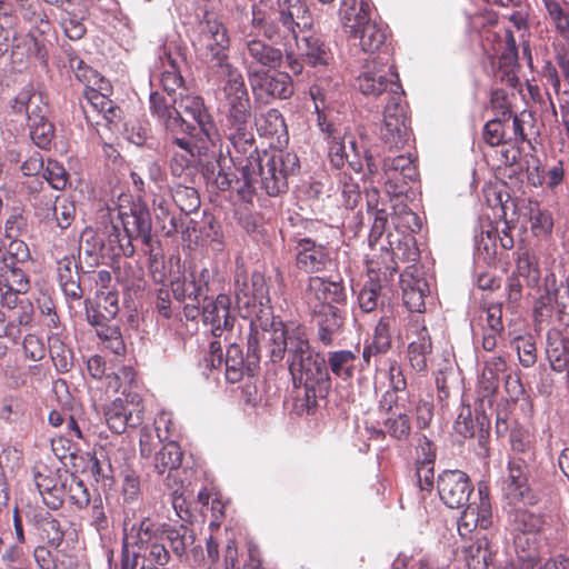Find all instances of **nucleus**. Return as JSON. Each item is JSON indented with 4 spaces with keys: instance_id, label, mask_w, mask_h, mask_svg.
<instances>
[{
    "instance_id": "obj_1",
    "label": "nucleus",
    "mask_w": 569,
    "mask_h": 569,
    "mask_svg": "<svg viewBox=\"0 0 569 569\" xmlns=\"http://www.w3.org/2000/svg\"><path fill=\"white\" fill-rule=\"evenodd\" d=\"M262 343L266 357L273 363L280 362L287 355L293 386L303 388L300 406L308 415L315 413L319 400L327 397L331 380L327 360L311 348L306 327L296 322L276 321L271 329L264 330Z\"/></svg>"
},
{
    "instance_id": "obj_2",
    "label": "nucleus",
    "mask_w": 569,
    "mask_h": 569,
    "mask_svg": "<svg viewBox=\"0 0 569 569\" xmlns=\"http://www.w3.org/2000/svg\"><path fill=\"white\" fill-rule=\"evenodd\" d=\"M251 24L262 30L263 37L284 48L288 69L296 76L305 63L326 67L332 60L330 48L316 36H301L312 24L303 0H276L267 12L252 7Z\"/></svg>"
},
{
    "instance_id": "obj_3",
    "label": "nucleus",
    "mask_w": 569,
    "mask_h": 569,
    "mask_svg": "<svg viewBox=\"0 0 569 569\" xmlns=\"http://www.w3.org/2000/svg\"><path fill=\"white\" fill-rule=\"evenodd\" d=\"M253 151H234L231 160L242 173V186L238 194L244 201H251L257 191L263 190L268 196L276 197L288 188V177L299 170V158L292 152L259 153L254 140L251 141Z\"/></svg>"
},
{
    "instance_id": "obj_4",
    "label": "nucleus",
    "mask_w": 569,
    "mask_h": 569,
    "mask_svg": "<svg viewBox=\"0 0 569 569\" xmlns=\"http://www.w3.org/2000/svg\"><path fill=\"white\" fill-rule=\"evenodd\" d=\"M220 76L224 79L221 90L226 113V134L234 151L249 149L252 152L251 141L254 139L251 126L252 107L244 78L238 69Z\"/></svg>"
},
{
    "instance_id": "obj_5",
    "label": "nucleus",
    "mask_w": 569,
    "mask_h": 569,
    "mask_svg": "<svg viewBox=\"0 0 569 569\" xmlns=\"http://www.w3.org/2000/svg\"><path fill=\"white\" fill-rule=\"evenodd\" d=\"M508 471L502 492L509 505L515 507L509 516L511 526L516 531L522 533H537L542 530L546 520L541 513L527 508L538 502V496L528 483L526 458H511Z\"/></svg>"
},
{
    "instance_id": "obj_6",
    "label": "nucleus",
    "mask_w": 569,
    "mask_h": 569,
    "mask_svg": "<svg viewBox=\"0 0 569 569\" xmlns=\"http://www.w3.org/2000/svg\"><path fill=\"white\" fill-rule=\"evenodd\" d=\"M236 301L243 318H250V329L259 330L261 336L264 330L272 328L276 321H282L279 317L271 313L268 286L263 274L253 272L250 281L240 283L236 281Z\"/></svg>"
},
{
    "instance_id": "obj_7",
    "label": "nucleus",
    "mask_w": 569,
    "mask_h": 569,
    "mask_svg": "<svg viewBox=\"0 0 569 569\" xmlns=\"http://www.w3.org/2000/svg\"><path fill=\"white\" fill-rule=\"evenodd\" d=\"M339 17L349 38L358 40L363 52L375 53L385 43V29L370 17V4L367 1L341 0Z\"/></svg>"
},
{
    "instance_id": "obj_8",
    "label": "nucleus",
    "mask_w": 569,
    "mask_h": 569,
    "mask_svg": "<svg viewBox=\"0 0 569 569\" xmlns=\"http://www.w3.org/2000/svg\"><path fill=\"white\" fill-rule=\"evenodd\" d=\"M200 59L219 74L238 69L229 61L230 40L226 27L213 19L200 23V31L194 42Z\"/></svg>"
},
{
    "instance_id": "obj_9",
    "label": "nucleus",
    "mask_w": 569,
    "mask_h": 569,
    "mask_svg": "<svg viewBox=\"0 0 569 569\" xmlns=\"http://www.w3.org/2000/svg\"><path fill=\"white\" fill-rule=\"evenodd\" d=\"M362 94L377 98L386 96L387 102L393 100V96L403 97V90L399 82V76L393 66H386L373 57L366 61L362 71L353 84Z\"/></svg>"
},
{
    "instance_id": "obj_10",
    "label": "nucleus",
    "mask_w": 569,
    "mask_h": 569,
    "mask_svg": "<svg viewBox=\"0 0 569 569\" xmlns=\"http://www.w3.org/2000/svg\"><path fill=\"white\" fill-rule=\"evenodd\" d=\"M262 350L264 351L261 332H259V330L252 331L250 329L246 357L243 356L240 346L230 343L223 361L226 379L231 383H236L242 379L244 373L253 376L259 367Z\"/></svg>"
},
{
    "instance_id": "obj_11",
    "label": "nucleus",
    "mask_w": 569,
    "mask_h": 569,
    "mask_svg": "<svg viewBox=\"0 0 569 569\" xmlns=\"http://www.w3.org/2000/svg\"><path fill=\"white\" fill-rule=\"evenodd\" d=\"M411 137L406 106L400 96H393L383 109V120L379 138L389 150H398L408 143Z\"/></svg>"
},
{
    "instance_id": "obj_12",
    "label": "nucleus",
    "mask_w": 569,
    "mask_h": 569,
    "mask_svg": "<svg viewBox=\"0 0 569 569\" xmlns=\"http://www.w3.org/2000/svg\"><path fill=\"white\" fill-rule=\"evenodd\" d=\"M241 59L248 78L252 79L280 67L286 56L284 49L281 50L259 38H250L243 41Z\"/></svg>"
},
{
    "instance_id": "obj_13",
    "label": "nucleus",
    "mask_w": 569,
    "mask_h": 569,
    "mask_svg": "<svg viewBox=\"0 0 569 569\" xmlns=\"http://www.w3.org/2000/svg\"><path fill=\"white\" fill-rule=\"evenodd\" d=\"M107 87L108 82L106 81L93 88L84 89L80 104L87 123L90 126L109 127L120 118V109L107 94L101 92Z\"/></svg>"
},
{
    "instance_id": "obj_14",
    "label": "nucleus",
    "mask_w": 569,
    "mask_h": 569,
    "mask_svg": "<svg viewBox=\"0 0 569 569\" xmlns=\"http://www.w3.org/2000/svg\"><path fill=\"white\" fill-rule=\"evenodd\" d=\"M557 312L559 320L569 317V274L563 283L557 287L553 273L545 278V295L535 303V319L537 322H543Z\"/></svg>"
},
{
    "instance_id": "obj_15",
    "label": "nucleus",
    "mask_w": 569,
    "mask_h": 569,
    "mask_svg": "<svg viewBox=\"0 0 569 569\" xmlns=\"http://www.w3.org/2000/svg\"><path fill=\"white\" fill-rule=\"evenodd\" d=\"M437 489L441 501L451 509L462 508L473 490L468 475L461 470H445L438 476Z\"/></svg>"
},
{
    "instance_id": "obj_16",
    "label": "nucleus",
    "mask_w": 569,
    "mask_h": 569,
    "mask_svg": "<svg viewBox=\"0 0 569 569\" xmlns=\"http://www.w3.org/2000/svg\"><path fill=\"white\" fill-rule=\"evenodd\" d=\"M177 104V112L183 117L189 116L194 122L199 132L211 143L218 137V130L212 116L209 113L203 99L200 96L191 94L186 89L179 92L178 99L172 100Z\"/></svg>"
},
{
    "instance_id": "obj_17",
    "label": "nucleus",
    "mask_w": 569,
    "mask_h": 569,
    "mask_svg": "<svg viewBox=\"0 0 569 569\" xmlns=\"http://www.w3.org/2000/svg\"><path fill=\"white\" fill-rule=\"evenodd\" d=\"M124 233L133 241L140 240L143 247L158 243L152 236L150 211L144 202H132L128 209L119 210Z\"/></svg>"
},
{
    "instance_id": "obj_18",
    "label": "nucleus",
    "mask_w": 569,
    "mask_h": 569,
    "mask_svg": "<svg viewBox=\"0 0 569 569\" xmlns=\"http://www.w3.org/2000/svg\"><path fill=\"white\" fill-rule=\"evenodd\" d=\"M201 317L203 323L210 327L213 337H222L226 332H230L236 322L230 297L218 295L214 299H204L201 307Z\"/></svg>"
},
{
    "instance_id": "obj_19",
    "label": "nucleus",
    "mask_w": 569,
    "mask_h": 569,
    "mask_svg": "<svg viewBox=\"0 0 569 569\" xmlns=\"http://www.w3.org/2000/svg\"><path fill=\"white\" fill-rule=\"evenodd\" d=\"M347 295L342 281L310 277L305 291V299L310 309L322 310L325 306H333L346 301Z\"/></svg>"
},
{
    "instance_id": "obj_20",
    "label": "nucleus",
    "mask_w": 569,
    "mask_h": 569,
    "mask_svg": "<svg viewBox=\"0 0 569 569\" xmlns=\"http://www.w3.org/2000/svg\"><path fill=\"white\" fill-rule=\"evenodd\" d=\"M133 396L131 400L117 398L104 409L106 422L110 430L117 435L123 433L127 428H136L143 420L142 408L139 402H134Z\"/></svg>"
},
{
    "instance_id": "obj_21",
    "label": "nucleus",
    "mask_w": 569,
    "mask_h": 569,
    "mask_svg": "<svg viewBox=\"0 0 569 569\" xmlns=\"http://www.w3.org/2000/svg\"><path fill=\"white\" fill-rule=\"evenodd\" d=\"M173 99H178V97H166L158 91L151 92L149 104L152 116L172 133L188 132L194 134V127L177 112V104H173Z\"/></svg>"
},
{
    "instance_id": "obj_22",
    "label": "nucleus",
    "mask_w": 569,
    "mask_h": 569,
    "mask_svg": "<svg viewBox=\"0 0 569 569\" xmlns=\"http://www.w3.org/2000/svg\"><path fill=\"white\" fill-rule=\"evenodd\" d=\"M296 267L305 273L323 271L331 262L327 246L310 238H299L295 247Z\"/></svg>"
},
{
    "instance_id": "obj_23",
    "label": "nucleus",
    "mask_w": 569,
    "mask_h": 569,
    "mask_svg": "<svg viewBox=\"0 0 569 569\" xmlns=\"http://www.w3.org/2000/svg\"><path fill=\"white\" fill-rule=\"evenodd\" d=\"M382 170L387 192L395 196L402 193L407 180H413L417 176L412 159L406 154L385 157Z\"/></svg>"
},
{
    "instance_id": "obj_24",
    "label": "nucleus",
    "mask_w": 569,
    "mask_h": 569,
    "mask_svg": "<svg viewBox=\"0 0 569 569\" xmlns=\"http://www.w3.org/2000/svg\"><path fill=\"white\" fill-rule=\"evenodd\" d=\"M210 272L203 268L199 272L190 271L182 280L171 282L172 292L178 301L204 303L208 298Z\"/></svg>"
},
{
    "instance_id": "obj_25",
    "label": "nucleus",
    "mask_w": 569,
    "mask_h": 569,
    "mask_svg": "<svg viewBox=\"0 0 569 569\" xmlns=\"http://www.w3.org/2000/svg\"><path fill=\"white\" fill-rule=\"evenodd\" d=\"M479 501L465 506L461 517L458 521V531L461 536L471 533L475 529H488L492 525L491 502L487 493L481 489L478 491Z\"/></svg>"
},
{
    "instance_id": "obj_26",
    "label": "nucleus",
    "mask_w": 569,
    "mask_h": 569,
    "mask_svg": "<svg viewBox=\"0 0 569 569\" xmlns=\"http://www.w3.org/2000/svg\"><path fill=\"white\" fill-rule=\"evenodd\" d=\"M400 286L402 300L408 310L418 313L423 312L426 309L425 298L429 292V286L426 279L420 277L417 267H408L400 274Z\"/></svg>"
},
{
    "instance_id": "obj_27",
    "label": "nucleus",
    "mask_w": 569,
    "mask_h": 569,
    "mask_svg": "<svg viewBox=\"0 0 569 569\" xmlns=\"http://www.w3.org/2000/svg\"><path fill=\"white\" fill-rule=\"evenodd\" d=\"M34 308L30 300H21L19 308L0 310V338L17 342L22 329L32 325Z\"/></svg>"
},
{
    "instance_id": "obj_28",
    "label": "nucleus",
    "mask_w": 569,
    "mask_h": 569,
    "mask_svg": "<svg viewBox=\"0 0 569 569\" xmlns=\"http://www.w3.org/2000/svg\"><path fill=\"white\" fill-rule=\"evenodd\" d=\"M13 113L24 114L28 122L42 121L49 116V106L43 94L32 84L23 87L10 104Z\"/></svg>"
},
{
    "instance_id": "obj_29",
    "label": "nucleus",
    "mask_w": 569,
    "mask_h": 569,
    "mask_svg": "<svg viewBox=\"0 0 569 569\" xmlns=\"http://www.w3.org/2000/svg\"><path fill=\"white\" fill-rule=\"evenodd\" d=\"M257 99H288L293 93V87L288 73L270 74L269 71L249 79Z\"/></svg>"
},
{
    "instance_id": "obj_30",
    "label": "nucleus",
    "mask_w": 569,
    "mask_h": 569,
    "mask_svg": "<svg viewBox=\"0 0 569 569\" xmlns=\"http://www.w3.org/2000/svg\"><path fill=\"white\" fill-rule=\"evenodd\" d=\"M312 312L318 328V341L323 347L332 346L343 326V317L340 309L336 306H325V309Z\"/></svg>"
},
{
    "instance_id": "obj_31",
    "label": "nucleus",
    "mask_w": 569,
    "mask_h": 569,
    "mask_svg": "<svg viewBox=\"0 0 569 569\" xmlns=\"http://www.w3.org/2000/svg\"><path fill=\"white\" fill-rule=\"evenodd\" d=\"M86 316L90 325H99V321H111L119 313V295L117 291H99L96 297V303L90 300L84 301Z\"/></svg>"
},
{
    "instance_id": "obj_32",
    "label": "nucleus",
    "mask_w": 569,
    "mask_h": 569,
    "mask_svg": "<svg viewBox=\"0 0 569 569\" xmlns=\"http://www.w3.org/2000/svg\"><path fill=\"white\" fill-rule=\"evenodd\" d=\"M416 338L408 346V359L413 370L421 372L428 367V357L432 351L431 337L428 329L417 318L412 321Z\"/></svg>"
},
{
    "instance_id": "obj_33",
    "label": "nucleus",
    "mask_w": 569,
    "mask_h": 569,
    "mask_svg": "<svg viewBox=\"0 0 569 569\" xmlns=\"http://www.w3.org/2000/svg\"><path fill=\"white\" fill-rule=\"evenodd\" d=\"M546 356L553 371L569 373V338L557 329L547 332Z\"/></svg>"
},
{
    "instance_id": "obj_34",
    "label": "nucleus",
    "mask_w": 569,
    "mask_h": 569,
    "mask_svg": "<svg viewBox=\"0 0 569 569\" xmlns=\"http://www.w3.org/2000/svg\"><path fill=\"white\" fill-rule=\"evenodd\" d=\"M518 67V48L516 39L512 31L507 29L505 32V48L499 57L497 77L508 86L515 88L518 83L516 72Z\"/></svg>"
},
{
    "instance_id": "obj_35",
    "label": "nucleus",
    "mask_w": 569,
    "mask_h": 569,
    "mask_svg": "<svg viewBox=\"0 0 569 569\" xmlns=\"http://www.w3.org/2000/svg\"><path fill=\"white\" fill-rule=\"evenodd\" d=\"M100 250L102 256H109L112 259L121 257L129 258L134 254L132 240L116 224L106 227L104 238L101 239L100 243Z\"/></svg>"
},
{
    "instance_id": "obj_36",
    "label": "nucleus",
    "mask_w": 569,
    "mask_h": 569,
    "mask_svg": "<svg viewBox=\"0 0 569 569\" xmlns=\"http://www.w3.org/2000/svg\"><path fill=\"white\" fill-rule=\"evenodd\" d=\"M162 64L164 67L163 72L161 73V86L168 96L177 97L176 90L184 89L183 78L180 73V62L181 58L178 52H172L170 47L163 48V54L160 56Z\"/></svg>"
},
{
    "instance_id": "obj_37",
    "label": "nucleus",
    "mask_w": 569,
    "mask_h": 569,
    "mask_svg": "<svg viewBox=\"0 0 569 569\" xmlns=\"http://www.w3.org/2000/svg\"><path fill=\"white\" fill-rule=\"evenodd\" d=\"M194 539L193 530L184 523L179 526L162 523L160 540H166L169 543L172 553L178 559L183 558L187 548L194 542Z\"/></svg>"
},
{
    "instance_id": "obj_38",
    "label": "nucleus",
    "mask_w": 569,
    "mask_h": 569,
    "mask_svg": "<svg viewBox=\"0 0 569 569\" xmlns=\"http://www.w3.org/2000/svg\"><path fill=\"white\" fill-rule=\"evenodd\" d=\"M327 367L337 378L347 381L355 375L358 353L352 350H337L328 352Z\"/></svg>"
},
{
    "instance_id": "obj_39",
    "label": "nucleus",
    "mask_w": 569,
    "mask_h": 569,
    "mask_svg": "<svg viewBox=\"0 0 569 569\" xmlns=\"http://www.w3.org/2000/svg\"><path fill=\"white\" fill-rule=\"evenodd\" d=\"M507 368L502 356H492L483 360V369L479 379V387L483 397L493 395L499 386V375Z\"/></svg>"
},
{
    "instance_id": "obj_40",
    "label": "nucleus",
    "mask_w": 569,
    "mask_h": 569,
    "mask_svg": "<svg viewBox=\"0 0 569 569\" xmlns=\"http://www.w3.org/2000/svg\"><path fill=\"white\" fill-rule=\"evenodd\" d=\"M162 523L157 525L149 517L143 518L138 523L131 526L130 533L124 539L131 538L133 545L142 549L149 543L160 540Z\"/></svg>"
},
{
    "instance_id": "obj_41",
    "label": "nucleus",
    "mask_w": 569,
    "mask_h": 569,
    "mask_svg": "<svg viewBox=\"0 0 569 569\" xmlns=\"http://www.w3.org/2000/svg\"><path fill=\"white\" fill-rule=\"evenodd\" d=\"M48 351L58 373H67L73 367V352L59 336L48 338Z\"/></svg>"
},
{
    "instance_id": "obj_42",
    "label": "nucleus",
    "mask_w": 569,
    "mask_h": 569,
    "mask_svg": "<svg viewBox=\"0 0 569 569\" xmlns=\"http://www.w3.org/2000/svg\"><path fill=\"white\" fill-rule=\"evenodd\" d=\"M0 288L26 293L29 290V280L24 271L17 263L4 259L0 273Z\"/></svg>"
},
{
    "instance_id": "obj_43",
    "label": "nucleus",
    "mask_w": 569,
    "mask_h": 569,
    "mask_svg": "<svg viewBox=\"0 0 569 569\" xmlns=\"http://www.w3.org/2000/svg\"><path fill=\"white\" fill-rule=\"evenodd\" d=\"M397 323V318L392 311H386L378 320L373 340L377 353H386L391 348V338Z\"/></svg>"
},
{
    "instance_id": "obj_44",
    "label": "nucleus",
    "mask_w": 569,
    "mask_h": 569,
    "mask_svg": "<svg viewBox=\"0 0 569 569\" xmlns=\"http://www.w3.org/2000/svg\"><path fill=\"white\" fill-rule=\"evenodd\" d=\"M465 558L469 569H488L492 561V552L486 537L478 538L465 549Z\"/></svg>"
},
{
    "instance_id": "obj_45",
    "label": "nucleus",
    "mask_w": 569,
    "mask_h": 569,
    "mask_svg": "<svg viewBox=\"0 0 569 569\" xmlns=\"http://www.w3.org/2000/svg\"><path fill=\"white\" fill-rule=\"evenodd\" d=\"M182 461V451L174 441L163 445L154 456V469L159 475L171 471L180 467Z\"/></svg>"
},
{
    "instance_id": "obj_46",
    "label": "nucleus",
    "mask_w": 569,
    "mask_h": 569,
    "mask_svg": "<svg viewBox=\"0 0 569 569\" xmlns=\"http://www.w3.org/2000/svg\"><path fill=\"white\" fill-rule=\"evenodd\" d=\"M257 130L260 136L280 137L286 133L287 126L281 112L277 109H269L256 119Z\"/></svg>"
},
{
    "instance_id": "obj_47",
    "label": "nucleus",
    "mask_w": 569,
    "mask_h": 569,
    "mask_svg": "<svg viewBox=\"0 0 569 569\" xmlns=\"http://www.w3.org/2000/svg\"><path fill=\"white\" fill-rule=\"evenodd\" d=\"M491 104L495 110L500 111L502 117H506L509 127L513 130V141H516V143H522L526 140L522 122L507 106L503 93L500 91L493 92Z\"/></svg>"
},
{
    "instance_id": "obj_48",
    "label": "nucleus",
    "mask_w": 569,
    "mask_h": 569,
    "mask_svg": "<svg viewBox=\"0 0 569 569\" xmlns=\"http://www.w3.org/2000/svg\"><path fill=\"white\" fill-rule=\"evenodd\" d=\"M38 526L51 548L57 549L61 546L64 540V529L60 520L44 512L39 515Z\"/></svg>"
},
{
    "instance_id": "obj_49",
    "label": "nucleus",
    "mask_w": 569,
    "mask_h": 569,
    "mask_svg": "<svg viewBox=\"0 0 569 569\" xmlns=\"http://www.w3.org/2000/svg\"><path fill=\"white\" fill-rule=\"evenodd\" d=\"M154 212L157 223L166 237H172L178 232H183L184 218L182 216L171 213L164 201H161L156 206Z\"/></svg>"
},
{
    "instance_id": "obj_50",
    "label": "nucleus",
    "mask_w": 569,
    "mask_h": 569,
    "mask_svg": "<svg viewBox=\"0 0 569 569\" xmlns=\"http://www.w3.org/2000/svg\"><path fill=\"white\" fill-rule=\"evenodd\" d=\"M99 325H92L96 328V333L99 339L104 343L106 348L110 349L116 355H121L126 351V345L122 339L119 327L109 325L110 321H99Z\"/></svg>"
},
{
    "instance_id": "obj_51",
    "label": "nucleus",
    "mask_w": 569,
    "mask_h": 569,
    "mask_svg": "<svg viewBox=\"0 0 569 569\" xmlns=\"http://www.w3.org/2000/svg\"><path fill=\"white\" fill-rule=\"evenodd\" d=\"M192 126L196 127L194 124ZM193 132L194 134L184 132L187 137H173L171 142L183 150L182 153H188L190 157H199L208 150L209 143H212L197 128H194Z\"/></svg>"
},
{
    "instance_id": "obj_52",
    "label": "nucleus",
    "mask_w": 569,
    "mask_h": 569,
    "mask_svg": "<svg viewBox=\"0 0 569 569\" xmlns=\"http://www.w3.org/2000/svg\"><path fill=\"white\" fill-rule=\"evenodd\" d=\"M29 136L32 142L40 149H49L56 137V129L49 118L42 121L28 122Z\"/></svg>"
},
{
    "instance_id": "obj_53",
    "label": "nucleus",
    "mask_w": 569,
    "mask_h": 569,
    "mask_svg": "<svg viewBox=\"0 0 569 569\" xmlns=\"http://www.w3.org/2000/svg\"><path fill=\"white\" fill-rule=\"evenodd\" d=\"M172 199L177 207L186 216L194 212L200 207V197L193 187L177 184L172 189Z\"/></svg>"
},
{
    "instance_id": "obj_54",
    "label": "nucleus",
    "mask_w": 569,
    "mask_h": 569,
    "mask_svg": "<svg viewBox=\"0 0 569 569\" xmlns=\"http://www.w3.org/2000/svg\"><path fill=\"white\" fill-rule=\"evenodd\" d=\"M408 411L388 415L383 419V427L387 433L396 440H407L411 433L410 418Z\"/></svg>"
},
{
    "instance_id": "obj_55",
    "label": "nucleus",
    "mask_w": 569,
    "mask_h": 569,
    "mask_svg": "<svg viewBox=\"0 0 569 569\" xmlns=\"http://www.w3.org/2000/svg\"><path fill=\"white\" fill-rule=\"evenodd\" d=\"M512 273L522 279L528 287H536L540 280L538 262L529 252L519 256L516 271Z\"/></svg>"
},
{
    "instance_id": "obj_56",
    "label": "nucleus",
    "mask_w": 569,
    "mask_h": 569,
    "mask_svg": "<svg viewBox=\"0 0 569 569\" xmlns=\"http://www.w3.org/2000/svg\"><path fill=\"white\" fill-rule=\"evenodd\" d=\"M517 351L519 362L525 368L532 367L537 361V348L531 335L515 337L511 341Z\"/></svg>"
},
{
    "instance_id": "obj_57",
    "label": "nucleus",
    "mask_w": 569,
    "mask_h": 569,
    "mask_svg": "<svg viewBox=\"0 0 569 569\" xmlns=\"http://www.w3.org/2000/svg\"><path fill=\"white\" fill-rule=\"evenodd\" d=\"M69 66L74 71L78 80L84 83L87 88H93L100 83H104L106 80L96 70L86 64L76 54L69 53Z\"/></svg>"
},
{
    "instance_id": "obj_58",
    "label": "nucleus",
    "mask_w": 569,
    "mask_h": 569,
    "mask_svg": "<svg viewBox=\"0 0 569 569\" xmlns=\"http://www.w3.org/2000/svg\"><path fill=\"white\" fill-rule=\"evenodd\" d=\"M409 393L396 391L395 389L387 390L379 400V409L386 415L398 413L400 411H409Z\"/></svg>"
},
{
    "instance_id": "obj_59",
    "label": "nucleus",
    "mask_w": 569,
    "mask_h": 569,
    "mask_svg": "<svg viewBox=\"0 0 569 569\" xmlns=\"http://www.w3.org/2000/svg\"><path fill=\"white\" fill-rule=\"evenodd\" d=\"M109 516H112V508L109 500L103 502L101 496L93 498L90 509L91 526L98 532L106 531L109 528Z\"/></svg>"
},
{
    "instance_id": "obj_60",
    "label": "nucleus",
    "mask_w": 569,
    "mask_h": 569,
    "mask_svg": "<svg viewBox=\"0 0 569 569\" xmlns=\"http://www.w3.org/2000/svg\"><path fill=\"white\" fill-rule=\"evenodd\" d=\"M381 284L372 278L367 281L358 295L359 307L363 312H371L377 309L380 300Z\"/></svg>"
},
{
    "instance_id": "obj_61",
    "label": "nucleus",
    "mask_w": 569,
    "mask_h": 569,
    "mask_svg": "<svg viewBox=\"0 0 569 569\" xmlns=\"http://www.w3.org/2000/svg\"><path fill=\"white\" fill-rule=\"evenodd\" d=\"M157 243H151L150 247H144L143 252L149 257V272L157 283H163L167 279V271L164 266V257L160 249L156 248Z\"/></svg>"
},
{
    "instance_id": "obj_62",
    "label": "nucleus",
    "mask_w": 569,
    "mask_h": 569,
    "mask_svg": "<svg viewBox=\"0 0 569 569\" xmlns=\"http://www.w3.org/2000/svg\"><path fill=\"white\" fill-rule=\"evenodd\" d=\"M63 480L67 481L66 493L68 492L72 503L80 509L87 507L90 502V495L83 481L73 475L66 476Z\"/></svg>"
},
{
    "instance_id": "obj_63",
    "label": "nucleus",
    "mask_w": 569,
    "mask_h": 569,
    "mask_svg": "<svg viewBox=\"0 0 569 569\" xmlns=\"http://www.w3.org/2000/svg\"><path fill=\"white\" fill-rule=\"evenodd\" d=\"M22 350L26 359L39 362L46 358L48 347L41 337L28 333L23 338Z\"/></svg>"
},
{
    "instance_id": "obj_64",
    "label": "nucleus",
    "mask_w": 569,
    "mask_h": 569,
    "mask_svg": "<svg viewBox=\"0 0 569 569\" xmlns=\"http://www.w3.org/2000/svg\"><path fill=\"white\" fill-rule=\"evenodd\" d=\"M42 176L56 190H63L67 187L68 173L57 160L48 159Z\"/></svg>"
}]
</instances>
